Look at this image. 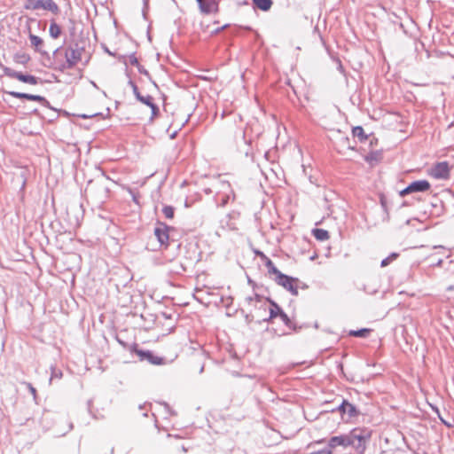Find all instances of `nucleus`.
Instances as JSON below:
<instances>
[{"instance_id": "obj_21", "label": "nucleus", "mask_w": 454, "mask_h": 454, "mask_svg": "<svg viewBox=\"0 0 454 454\" xmlns=\"http://www.w3.org/2000/svg\"><path fill=\"white\" fill-rule=\"evenodd\" d=\"M264 265L266 266L268 270V273L270 275H274V278H278L279 275L282 274L280 270H278V268L275 266L273 262L270 259H267V261L264 262Z\"/></svg>"}, {"instance_id": "obj_30", "label": "nucleus", "mask_w": 454, "mask_h": 454, "mask_svg": "<svg viewBox=\"0 0 454 454\" xmlns=\"http://www.w3.org/2000/svg\"><path fill=\"white\" fill-rule=\"evenodd\" d=\"M427 405H429V406H430V408L432 409V411H434V413L435 415H437V417L440 419V420L442 421V423H443V424H444V425H446L447 427H450V426L448 422H446V421L442 418V416L440 415V412H439V410H438V408H437V407H435V406L432 405V404H431V403H429L428 402H427Z\"/></svg>"}, {"instance_id": "obj_41", "label": "nucleus", "mask_w": 454, "mask_h": 454, "mask_svg": "<svg viewBox=\"0 0 454 454\" xmlns=\"http://www.w3.org/2000/svg\"><path fill=\"white\" fill-rule=\"evenodd\" d=\"M432 206L434 207H437L436 202H432Z\"/></svg>"}, {"instance_id": "obj_23", "label": "nucleus", "mask_w": 454, "mask_h": 454, "mask_svg": "<svg viewBox=\"0 0 454 454\" xmlns=\"http://www.w3.org/2000/svg\"><path fill=\"white\" fill-rule=\"evenodd\" d=\"M352 134L353 137L358 138L360 142H364L368 138V136L364 133V130L361 126L354 127L352 129Z\"/></svg>"}, {"instance_id": "obj_37", "label": "nucleus", "mask_w": 454, "mask_h": 454, "mask_svg": "<svg viewBox=\"0 0 454 454\" xmlns=\"http://www.w3.org/2000/svg\"><path fill=\"white\" fill-rule=\"evenodd\" d=\"M228 26H229L228 24H225L224 26H223V27H221L216 28V29L214 31V33H215V34H218V33H220L221 31H223V29H225L226 27H228Z\"/></svg>"}, {"instance_id": "obj_7", "label": "nucleus", "mask_w": 454, "mask_h": 454, "mask_svg": "<svg viewBox=\"0 0 454 454\" xmlns=\"http://www.w3.org/2000/svg\"><path fill=\"white\" fill-rule=\"evenodd\" d=\"M274 281L278 285L284 287L286 291L291 293L292 295H298V287L301 281L290 276H287L284 273L278 276V278H274Z\"/></svg>"}, {"instance_id": "obj_43", "label": "nucleus", "mask_w": 454, "mask_h": 454, "mask_svg": "<svg viewBox=\"0 0 454 454\" xmlns=\"http://www.w3.org/2000/svg\"><path fill=\"white\" fill-rule=\"evenodd\" d=\"M59 51V48L56 49V50L54 51V54H56Z\"/></svg>"}, {"instance_id": "obj_10", "label": "nucleus", "mask_w": 454, "mask_h": 454, "mask_svg": "<svg viewBox=\"0 0 454 454\" xmlns=\"http://www.w3.org/2000/svg\"><path fill=\"white\" fill-rule=\"evenodd\" d=\"M4 93L11 95L13 98H20V99H27L31 101H36L41 103L43 106L50 107L49 101L43 96L40 95H33L24 92H18V91H6L4 90Z\"/></svg>"}, {"instance_id": "obj_27", "label": "nucleus", "mask_w": 454, "mask_h": 454, "mask_svg": "<svg viewBox=\"0 0 454 454\" xmlns=\"http://www.w3.org/2000/svg\"><path fill=\"white\" fill-rule=\"evenodd\" d=\"M51 374L50 381H52L55 379L60 380L62 378L63 373H62L61 370L57 369L56 367H53V366L51 367Z\"/></svg>"}, {"instance_id": "obj_26", "label": "nucleus", "mask_w": 454, "mask_h": 454, "mask_svg": "<svg viewBox=\"0 0 454 454\" xmlns=\"http://www.w3.org/2000/svg\"><path fill=\"white\" fill-rule=\"evenodd\" d=\"M399 256L398 253H391L387 258L383 259L380 262L381 267H387L391 262L397 259Z\"/></svg>"}, {"instance_id": "obj_11", "label": "nucleus", "mask_w": 454, "mask_h": 454, "mask_svg": "<svg viewBox=\"0 0 454 454\" xmlns=\"http://www.w3.org/2000/svg\"><path fill=\"white\" fill-rule=\"evenodd\" d=\"M196 2L202 14L208 15L219 12V0H196Z\"/></svg>"}, {"instance_id": "obj_8", "label": "nucleus", "mask_w": 454, "mask_h": 454, "mask_svg": "<svg viewBox=\"0 0 454 454\" xmlns=\"http://www.w3.org/2000/svg\"><path fill=\"white\" fill-rule=\"evenodd\" d=\"M4 73L6 76L17 79L24 83L37 85L38 83L42 82L39 77L32 74H22L21 72L15 71L10 67H4Z\"/></svg>"}, {"instance_id": "obj_4", "label": "nucleus", "mask_w": 454, "mask_h": 454, "mask_svg": "<svg viewBox=\"0 0 454 454\" xmlns=\"http://www.w3.org/2000/svg\"><path fill=\"white\" fill-rule=\"evenodd\" d=\"M84 52V47L78 43L69 45L65 52L67 60V67H74L82 59V55Z\"/></svg>"}, {"instance_id": "obj_15", "label": "nucleus", "mask_w": 454, "mask_h": 454, "mask_svg": "<svg viewBox=\"0 0 454 454\" xmlns=\"http://www.w3.org/2000/svg\"><path fill=\"white\" fill-rule=\"evenodd\" d=\"M426 191V180L414 181L400 192L401 196Z\"/></svg>"}, {"instance_id": "obj_17", "label": "nucleus", "mask_w": 454, "mask_h": 454, "mask_svg": "<svg viewBox=\"0 0 454 454\" xmlns=\"http://www.w3.org/2000/svg\"><path fill=\"white\" fill-rule=\"evenodd\" d=\"M128 84L131 87L136 98L142 104H145V105L148 104V103H150V99H153V97L150 95H146V96L141 95V93L139 92L138 87L131 79L129 80Z\"/></svg>"}, {"instance_id": "obj_28", "label": "nucleus", "mask_w": 454, "mask_h": 454, "mask_svg": "<svg viewBox=\"0 0 454 454\" xmlns=\"http://www.w3.org/2000/svg\"><path fill=\"white\" fill-rule=\"evenodd\" d=\"M162 213L166 218L171 219L174 217L175 208L171 206H165L162 208Z\"/></svg>"}, {"instance_id": "obj_16", "label": "nucleus", "mask_w": 454, "mask_h": 454, "mask_svg": "<svg viewBox=\"0 0 454 454\" xmlns=\"http://www.w3.org/2000/svg\"><path fill=\"white\" fill-rule=\"evenodd\" d=\"M234 137L236 142L237 149L240 152H244L247 155V152L245 151V148L248 146L247 141L246 139L245 131L241 129H236L234 132Z\"/></svg>"}, {"instance_id": "obj_12", "label": "nucleus", "mask_w": 454, "mask_h": 454, "mask_svg": "<svg viewBox=\"0 0 454 454\" xmlns=\"http://www.w3.org/2000/svg\"><path fill=\"white\" fill-rule=\"evenodd\" d=\"M333 411H338L342 416L347 415L348 419L360 414L356 407L346 399H342L340 404Z\"/></svg>"}, {"instance_id": "obj_35", "label": "nucleus", "mask_w": 454, "mask_h": 454, "mask_svg": "<svg viewBox=\"0 0 454 454\" xmlns=\"http://www.w3.org/2000/svg\"><path fill=\"white\" fill-rule=\"evenodd\" d=\"M256 254L261 257V259L265 262L267 259H270L268 256H266L262 252L257 251Z\"/></svg>"}, {"instance_id": "obj_32", "label": "nucleus", "mask_w": 454, "mask_h": 454, "mask_svg": "<svg viewBox=\"0 0 454 454\" xmlns=\"http://www.w3.org/2000/svg\"><path fill=\"white\" fill-rule=\"evenodd\" d=\"M130 65L137 67L139 65L138 59L134 53L129 56Z\"/></svg>"}, {"instance_id": "obj_14", "label": "nucleus", "mask_w": 454, "mask_h": 454, "mask_svg": "<svg viewBox=\"0 0 454 454\" xmlns=\"http://www.w3.org/2000/svg\"><path fill=\"white\" fill-rule=\"evenodd\" d=\"M337 446H342L344 448L349 446L348 434L331 437L328 441V446L326 449H330L332 450V449Z\"/></svg>"}, {"instance_id": "obj_36", "label": "nucleus", "mask_w": 454, "mask_h": 454, "mask_svg": "<svg viewBox=\"0 0 454 454\" xmlns=\"http://www.w3.org/2000/svg\"><path fill=\"white\" fill-rule=\"evenodd\" d=\"M418 222L420 225H423V222L419 221L418 219H412L408 221V223L411 224L412 226H415L414 223Z\"/></svg>"}, {"instance_id": "obj_39", "label": "nucleus", "mask_w": 454, "mask_h": 454, "mask_svg": "<svg viewBox=\"0 0 454 454\" xmlns=\"http://www.w3.org/2000/svg\"><path fill=\"white\" fill-rule=\"evenodd\" d=\"M254 298L256 301H261L262 299V297L257 294H254Z\"/></svg>"}, {"instance_id": "obj_13", "label": "nucleus", "mask_w": 454, "mask_h": 454, "mask_svg": "<svg viewBox=\"0 0 454 454\" xmlns=\"http://www.w3.org/2000/svg\"><path fill=\"white\" fill-rule=\"evenodd\" d=\"M449 174L450 167L446 161L438 162L430 171V176L435 179H447Z\"/></svg>"}, {"instance_id": "obj_34", "label": "nucleus", "mask_w": 454, "mask_h": 454, "mask_svg": "<svg viewBox=\"0 0 454 454\" xmlns=\"http://www.w3.org/2000/svg\"><path fill=\"white\" fill-rule=\"evenodd\" d=\"M137 67L140 74L149 76V72L143 66L138 65Z\"/></svg>"}, {"instance_id": "obj_2", "label": "nucleus", "mask_w": 454, "mask_h": 454, "mask_svg": "<svg viewBox=\"0 0 454 454\" xmlns=\"http://www.w3.org/2000/svg\"><path fill=\"white\" fill-rule=\"evenodd\" d=\"M371 433L363 428H354L348 433L349 446L353 447L358 454H364Z\"/></svg>"}, {"instance_id": "obj_9", "label": "nucleus", "mask_w": 454, "mask_h": 454, "mask_svg": "<svg viewBox=\"0 0 454 454\" xmlns=\"http://www.w3.org/2000/svg\"><path fill=\"white\" fill-rule=\"evenodd\" d=\"M170 227L166 223L158 222L154 228V235L160 243V248L166 249L169 245V231Z\"/></svg>"}, {"instance_id": "obj_31", "label": "nucleus", "mask_w": 454, "mask_h": 454, "mask_svg": "<svg viewBox=\"0 0 454 454\" xmlns=\"http://www.w3.org/2000/svg\"><path fill=\"white\" fill-rule=\"evenodd\" d=\"M27 388L28 389V391L31 393V395H33V398L35 400V402L36 403V398H37V392H36V389L33 387V385L29 382H24L23 383Z\"/></svg>"}, {"instance_id": "obj_40", "label": "nucleus", "mask_w": 454, "mask_h": 454, "mask_svg": "<svg viewBox=\"0 0 454 454\" xmlns=\"http://www.w3.org/2000/svg\"><path fill=\"white\" fill-rule=\"evenodd\" d=\"M246 300L247 301L248 303H251L254 300V298L252 296H249V297H247Z\"/></svg>"}, {"instance_id": "obj_20", "label": "nucleus", "mask_w": 454, "mask_h": 454, "mask_svg": "<svg viewBox=\"0 0 454 454\" xmlns=\"http://www.w3.org/2000/svg\"><path fill=\"white\" fill-rule=\"evenodd\" d=\"M312 233L316 239L319 241H325L330 238L329 232L324 229H314Z\"/></svg>"}, {"instance_id": "obj_1", "label": "nucleus", "mask_w": 454, "mask_h": 454, "mask_svg": "<svg viewBox=\"0 0 454 454\" xmlns=\"http://www.w3.org/2000/svg\"><path fill=\"white\" fill-rule=\"evenodd\" d=\"M110 179L106 176H101L94 182H90L86 192L93 196L98 203H104L109 197Z\"/></svg>"}, {"instance_id": "obj_19", "label": "nucleus", "mask_w": 454, "mask_h": 454, "mask_svg": "<svg viewBox=\"0 0 454 454\" xmlns=\"http://www.w3.org/2000/svg\"><path fill=\"white\" fill-rule=\"evenodd\" d=\"M254 8H257L262 12H268L270 10L273 2L272 0H252Z\"/></svg>"}, {"instance_id": "obj_6", "label": "nucleus", "mask_w": 454, "mask_h": 454, "mask_svg": "<svg viewBox=\"0 0 454 454\" xmlns=\"http://www.w3.org/2000/svg\"><path fill=\"white\" fill-rule=\"evenodd\" d=\"M129 350L136 353L140 361H147L149 364L153 365H160L164 363L163 357L155 356L153 352L150 350H143L138 348V345L137 343H134L130 347Z\"/></svg>"}, {"instance_id": "obj_22", "label": "nucleus", "mask_w": 454, "mask_h": 454, "mask_svg": "<svg viewBox=\"0 0 454 454\" xmlns=\"http://www.w3.org/2000/svg\"><path fill=\"white\" fill-rule=\"evenodd\" d=\"M49 34L54 39H57L61 35V27L55 22L54 20H51V21Z\"/></svg>"}, {"instance_id": "obj_29", "label": "nucleus", "mask_w": 454, "mask_h": 454, "mask_svg": "<svg viewBox=\"0 0 454 454\" xmlns=\"http://www.w3.org/2000/svg\"><path fill=\"white\" fill-rule=\"evenodd\" d=\"M285 325L294 333H299L302 329V325H298L296 323L293 322L291 319H290V323L286 324Z\"/></svg>"}, {"instance_id": "obj_3", "label": "nucleus", "mask_w": 454, "mask_h": 454, "mask_svg": "<svg viewBox=\"0 0 454 454\" xmlns=\"http://www.w3.org/2000/svg\"><path fill=\"white\" fill-rule=\"evenodd\" d=\"M24 9L29 11L43 9L53 14L59 12V7L53 0H26Z\"/></svg>"}, {"instance_id": "obj_42", "label": "nucleus", "mask_w": 454, "mask_h": 454, "mask_svg": "<svg viewBox=\"0 0 454 454\" xmlns=\"http://www.w3.org/2000/svg\"><path fill=\"white\" fill-rule=\"evenodd\" d=\"M420 230H426V227L423 226L422 228H418V231H420Z\"/></svg>"}, {"instance_id": "obj_38", "label": "nucleus", "mask_w": 454, "mask_h": 454, "mask_svg": "<svg viewBox=\"0 0 454 454\" xmlns=\"http://www.w3.org/2000/svg\"><path fill=\"white\" fill-rule=\"evenodd\" d=\"M228 200H229V197L228 196H225L223 199V201H222V206H225L228 202Z\"/></svg>"}, {"instance_id": "obj_18", "label": "nucleus", "mask_w": 454, "mask_h": 454, "mask_svg": "<svg viewBox=\"0 0 454 454\" xmlns=\"http://www.w3.org/2000/svg\"><path fill=\"white\" fill-rule=\"evenodd\" d=\"M29 40H30L31 45L35 48L36 51L40 52L41 54H46V52L43 51L42 49V47L43 45V41L41 37H39L38 35L30 34Z\"/></svg>"}, {"instance_id": "obj_33", "label": "nucleus", "mask_w": 454, "mask_h": 454, "mask_svg": "<svg viewBox=\"0 0 454 454\" xmlns=\"http://www.w3.org/2000/svg\"><path fill=\"white\" fill-rule=\"evenodd\" d=\"M309 454H332V450L330 449L325 448L323 450L312 451Z\"/></svg>"}, {"instance_id": "obj_5", "label": "nucleus", "mask_w": 454, "mask_h": 454, "mask_svg": "<svg viewBox=\"0 0 454 454\" xmlns=\"http://www.w3.org/2000/svg\"><path fill=\"white\" fill-rule=\"evenodd\" d=\"M266 301L270 303L269 317L263 319V321L271 323L273 319L279 317L281 321L286 325L290 323V318L287 314L282 309V308L271 298H266Z\"/></svg>"}, {"instance_id": "obj_24", "label": "nucleus", "mask_w": 454, "mask_h": 454, "mask_svg": "<svg viewBox=\"0 0 454 454\" xmlns=\"http://www.w3.org/2000/svg\"><path fill=\"white\" fill-rule=\"evenodd\" d=\"M371 332L372 330L369 328H362L359 330L349 331L348 335L358 338H366Z\"/></svg>"}, {"instance_id": "obj_25", "label": "nucleus", "mask_w": 454, "mask_h": 454, "mask_svg": "<svg viewBox=\"0 0 454 454\" xmlns=\"http://www.w3.org/2000/svg\"><path fill=\"white\" fill-rule=\"evenodd\" d=\"M151 108V117L149 119L150 122H153L154 118H156L160 114V109L158 106L153 102V98L150 99V103L145 104Z\"/></svg>"}]
</instances>
